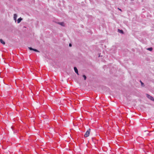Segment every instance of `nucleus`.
Returning a JSON list of instances; mask_svg holds the SVG:
<instances>
[{
  "label": "nucleus",
  "instance_id": "f257e3e1",
  "mask_svg": "<svg viewBox=\"0 0 154 154\" xmlns=\"http://www.w3.org/2000/svg\"><path fill=\"white\" fill-rule=\"evenodd\" d=\"M90 129H89L86 132L85 134H84V136L85 137H87L89 136L90 134Z\"/></svg>",
  "mask_w": 154,
  "mask_h": 154
},
{
  "label": "nucleus",
  "instance_id": "f03ea898",
  "mask_svg": "<svg viewBox=\"0 0 154 154\" xmlns=\"http://www.w3.org/2000/svg\"><path fill=\"white\" fill-rule=\"evenodd\" d=\"M146 96L148 98L151 100H152L153 101H154V98L152 96H150V95L147 94Z\"/></svg>",
  "mask_w": 154,
  "mask_h": 154
},
{
  "label": "nucleus",
  "instance_id": "7ed1b4c3",
  "mask_svg": "<svg viewBox=\"0 0 154 154\" xmlns=\"http://www.w3.org/2000/svg\"><path fill=\"white\" fill-rule=\"evenodd\" d=\"M29 49L30 50H33L36 52H39L38 50L36 49H33L31 47H29Z\"/></svg>",
  "mask_w": 154,
  "mask_h": 154
},
{
  "label": "nucleus",
  "instance_id": "20e7f679",
  "mask_svg": "<svg viewBox=\"0 0 154 154\" xmlns=\"http://www.w3.org/2000/svg\"><path fill=\"white\" fill-rule=\"evenodd\" d=\"M17 17V15L16 14H14V20H15V22H16Z\"/></svg>",
  "mask_w": 154,
  "mask_h": 154
},
{
  "label": "nucleus",
  "instance_id": "39448f33",
  "mask_svg": "<svg viewBox=\"0 0 154 154\" xmlns=\"http://www.w3.org/2000/svg\"><path fill=\"white\" fill-rule=\"evenodd\" d=\"M74 71H75V72L77 74L79 75V73H78V69H77V68H76V67H74Z\"/></svg>",
  "mask_w": 154,
  "mask_h": 154
},
{
  "label": "nucleus",
  "instance_id": "423d86ee",
  "mask_svg": "<svg viewBox=\"0 0 154 154\" xmlns=\"http://www.w3.org/2000/svg\"><path fill=\"white\" fill-rule=\"evenodd\" d=\"M22 20V19L21 17L18 18L17 20V23H20L21 21Z\"/></svg>",
  "mask_w": 154,
  "mask_h": 154
},
{
  "label": "nucleus",
  "instance_id": "0eeeda50",
  "mask_svg": "<svg viewBox=\"0 0 154 154\" xmlns=\"http://www.w3.org/2000/svg\"><path fill=\"white\" fill-rule=\"evenodd\" d=\"M0 42L3 45H5V42H4L2 39H0Z\"/></svg>",
  "mask_w": 154,
  "mask_h": 154
},
{
  "label": "nucleus",
  "instance_id": "6e6552de",
  "mask_svg": "<svg viewBox=\"0 0 154 154\" xmlns=\"http://www.w3.org/2000/svg\"><path fill=\"white\" fill-rule=\"evenodd\" d=\"M118 31L120 33H123V31L122 30H120L119 29H118Z\"/></svg>",
  "mask_w": 154,
  "mask_h": 154
},
{
  "label": "nucleus",
  "instance_id": "1a4fd4ad",
  "mask_svg": "<svg viewBox=\"0 0 154 154\" xmlns=\"http://www.w3.org/2000/svg\"><path fill=\"white\" fill-rule=\"evenodd\" d=\"M59 23L62 26H64V23L63 22Z\"/></svg>",
  "mask_w": 154,
  "mask_h": 154
},
{
  "label": "nucleus",
  "instance_id": "9d476101",
  "mask_svg": "<svg viewBox=\"0 0 154 154\" xmlns=\"http://www.w3.org/2000/svg\"><path fill=\"white\" fill-rule=\"evenodd\" d=\"M147 50L149 51H152V48H149L147 49Z\"/></svg>",
  "mask_w": 154,
  "mask_h": 154
},
{
  "label": "nucleus",
  "instance_id": "9b49d317",
  "mask_svg": "<svg viewBox=\"0 0 154 154\" xmlns=\"http://www.w3.org/2000/svg\"><path fill=\"white\" fill-rule=\"evenodd\" d=\"M83 77H84L85 80L86 79V77L85 75H83Z\"/></svg>",
  "mask_w": 154,
  "mask_h": 154
},
{
  "label": "nucleus",
  "instance_id": "f8f14e48",
  "mask_svg": "<svg viewBox=\"0 0 154 154\" xmlns=\"http://www.w3.org/2000/svg\"><path fill=\"white\" fill-rule=\"evenodd\" d=\"M140 82H141V85L142 86H143V85H144L143 83V82H142L141 81H140Z\"/></svg>",
  "mask_w": 154,
  "mask_h": 154
},
{
  "label": "nucleus",
  "instance_id": "ddd939ff",
  "mask_svg": "<svg viewBox=\"0 0 154 154\" xmlns=\"http://www.w3.org/2000/svg\"><path fill=\"white\" fill-rule=\"evenodd\" d=\"M69 46H70V47H71L72 46V45L71 44H69Z\"/></svg>",
  "mask_w": 154,
  "mask_h": 154
},
{
  "label": "nucleus",
  "instance_id": "4468645a",
  "mask_svg": "<svg viewBox=\"0 0 154 154\" xmlns=\"http://www.w3.org/2000/svg\"><path fill=\"white\" fill-rule=\"evenodd\" d=\"M118 9L119 10H120V11H122V10H121V9H120V8H118Z\"/></svg>",
  "mask_w": 154,
  "mask_h": 154
},
{
  "label": "nucleus",
  "instance_id": "2eb2a0df",
  "mask_svg": "<svg viewBox=\"0 0 154 154\" xmlns=\"http://www.w3.org/2000/svg\"><path fill=\"white\" fill-rule=\"evenodd\" d=\"M131 1H133V0H131Z\"/></svg>",
  "mask_w": 154,
  "mask_h": 154
}]
</instances>
